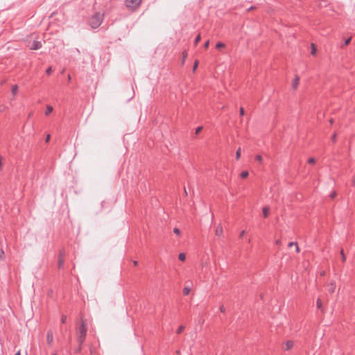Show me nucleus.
<instances>
[{"instance_id":"f257e3e1","label":"nucleus","mask_w":355,"mask_h":355,"mask_svg":"<svg viewBox=\"0 0 355 355\" xmlns=\"http://www.w3.org/2000/svg\"><path fill=\"white\" fill-rule=\"evenodd\" d=\"M103 19V15L100 12H96L89 20V24L92 28H97L101 24Z\"/></svg>"},{"instance_id":"f03ea898","label":"nucleus","mask_w":355,"mask_h":355,"mask_svg":"<svg viewBox=\"0 0 355 355\" xmlns=\"http://www.w3.org/2000/svg\"><path fill=\"white\" fill-rule=\"evenodd\" d=\"M77 334L78 341L79 342L80 345H81L84 343L87 334V327L83 320L77 329Z\"/></svg>"},{"instance_id":"7ed1b4c3","label":"nucleus","mask_w":355,"mask_h":355,"mask_svg":"<svg viewBox=\"0 0 355 355\" xmlns=\"http://www.w3.org/2000/svg\"><path fill=\"white\" fill-rule=\"evenodd\" d=\"M142 0H125L126 7L131 10H136L141 5Z\"/></svg>"},{"instance_id":"20e7f679","label":"nucleus","mask_w":355,"mask_h":355,"mask_svg":"<svg viewBox=\"0 0 355 355\" xmlns=\"http://www.w3.org/2000/svg\"><path fill=\"white\" fill-rule=\"evenodd\" d=\"M46 342L49 346H51L53 342V334L51 330L48 331L46 335Z\"/></svg>"},{"instance_id":"39448f33","label":"nucleus","mask_w":355,"mask_h":355,"mask_svg":"<svg viewBox=\"0 0 355 355\" xmlns=\"http://www.w3.org/2000/svg\"><path fill=\"white\" fill-rule=\"evenodd\" d=\"M42 48V43L40 41H34L30 46L31 50H37Z\"/></svg>"},{"instance_id":"423d86ee","label":"nucleus","mask_w":355,"mask_h":355,"mask_svg":"<svg viewBox=\"0 0 355 355\" xmlns=\"http://www.w3.org/2000/svg\"><path fill=\"white\" fill-rule=\"evenodd\" d=\"M299 82H300V78L298 76H295V78L293 80V83H292V87L293 89H295L298 85H299Z\"/></svg>"},{"instance_id":"0eeeda50","label":"nucleus","mask_w":355,"mask_h":355,"mask_svg":"<svg viewBox=\"0 0 355 355\" xmlns=\"http://www.w3.org/2000/svg\"><path fill=\"white\" fill-rule=\"evenodd\" d=\"M215 234L218 236H220L223 234V227L220 224L216 227Z\"/></svg>"},{"instance_id":"6e6552de","label":"nucleus","mask_w":355,"mask_h":355,"mask_svg":"<svg viewBox=\"0 0 355 355\" xmlns=\"http://www.w3.org/2000/svg\"><path fill=\"white\" fill-rule=\"evenodd\" d=\"M64 258L58 257V267L59 269H62L64 266Z\"/></svg>"},{"instance_id":"1a4fd4ad","label":"nucleus","mask_w":355,"mask_h":355,"mask_svg":"<svg viewBox=\"0 0 355 355\" xmlns=\"http://www.w3.org/2000/svg\"><path fill=\"white\" fill-rule=\"evenodd\" d=\"M293 246L295 248V252H300L299 246L296 242H290L288 245V247L290 248Z\"/></svg>"},{"instance_id":"9d476101","label":"nucleus","mask_w":355,"mask_h":355,"mask_svg":"<svg viewBox=\"0 0 355 355\" xmlns=\"http://www.w3.org/2000/svg\"><path fill=\"white\" fill-rule=\"evenodd\" d=\"M293 347V342L292 340L286 341L285 344V349L289 350Z\"/></svg>"},{"instance_id":"9b49d317","label":"nucleus","mask_w":355,"mask_h":355,"mask_svg":"<svg viewBox=\"0 0 355 355\" xmlns=\"http://www.w3.org/2000/svg\"><path fill=\"white\" fill-rule=\"evenodd\" d=\"M53 110V108L51 105H46V111H45V114L46 116L49 115Z\"/></svg>"},{"instance_id":"f8f14e48","label":"nucleus","mask_w":355,"mask_h":355,"mask_svg":"<svg viewBox=\"0 0 355 355\" xmlns=\"http://www.w3.org/2000/svg\"><path fill=\"white\" fill-rule=\"evenodd\" d=\"M263 215L264 218H267L269 214V208L268 207H263L262 209Z\"/></svg>"},{"instance_id":"ddd939ff","label":"nucleus","mask_w":355,"mask_h":355,"mask_svg":"<svg viewBox=\"0 0 355 355\" xmlns=\"http://www.w3.org/2000/svg\"><path fill=\"white\" fill-rule=\"evenodd\" d=\"M248 175H249L248 171H243L241 173L240 176L241 178H246L248 176Z\"/></svg>"},{"instance_id":"4468645a","label":"nucleus","mask_w":355,"mask_h":355,"mask_svg":"<svg viewBox=\"0 0 355 355\" xmlns=\"http://www.w3.org/2000/svg\"><path fill=\"white\" fill-rule=\"evenodd\" d=\"M225 46V44L220 42H217L216 44V49H221V48H224Z\"/></svg>"},{"instance_id":"2eb2a0df","label":"nucleus","mask_w":355,"mask_h":355,"mask_svg":"<svg viewBox=\"0 0 355 355\" xmlns=\"http://www.w3.org/2000/svg\"><path fill=\"white\" fill-rule=\"evenodd\" d=\"M178 259L180 261H184L186 259L185 254L184 253H180L179 255H178Z\"/></svg>"},{"instance_id":"dca6fc26","label":"nucleus","mask_w":355,"mask_h":355,"mask_svg":"<svg viewBox=\"0 0 355 355\" xmlns=\"http://www.w3.org/2000/svg\"><path fill=\"white\" fill-rule=\"evenodd\" d=\"M191 291L190 288L189 287H184L183 290V293L184 295H188Z\"/></svg>"},{"instance_id":"f3484780","label":"nucleus","mask_w":355,"mask_h":355,"mask_svg":"<svg viewBox=\"0 0 355 355\" xmlns=\"http://www.w3.org/2000/svg\"><path fill=\"white\" fill-rule=\"evenodd\" d=\"M184 326H183V325H180V326L178 328V329H177V331H176V333H177L178 334H180L184 331Z\"/></svg>"},{"instance_id":"a211bd4d","label":"nucleus","mask_w":355,"mask_h":355,"mask_svg":"<svg viewBox=\"0 0 355 355\" xmlns=\"http://www.w3.org/2000/svg\"><path fill=\"white\" fill-rule=\"evenodd\" d=\"M200 39H201V37H200V35L198 34L196 38H195V40H194V44L196 46L198 42L200 41Z\"/></svg>"},{"instance_id":"6ab92c4d","label":"nucleus","mask_w":355,"mask_h":355,"mask_svg":"<svg viewBox=\"0 0 355 355\" xmlns=\"http://www.w3.org/2000/svg\"><path fill=\"white\" fill-rule=\"evenodd\" d=\"M17 89H18L17 85H13L12 87V94L13 95H15L17 92Z\"/></svg>"},{"instance_id":"aec40b11","label":"nucleus","mask_w":355,"mask_h":355,"mask_svg":"<svg viewBox=\"0 0 355 355\" xmlns=\"http://www.w3.org/2000/svg\"><path fill=\"white\" fill-rule=\"evenodd\" d=\"M65 256V250L64 249H62L59 252L58 257L64 258Z\"/></svg>"},{"instance_id":"412c9836","label":"nucleus","mask_w":355,"mask_h":355,"mask_svg":"<svg viewBox=\"0 0 355 355\" xmlns=\"http://www.w3.org/2000/svg\"><path fill=\"white\" fill-rule=\"evenodd\" d=\"M241 157V148H239V149L236 150V159H239Z\"/></svg>"},{"instance_id":"4be33fe9","label":"nucleus","mask_w":355,"mask_h":355,"mask_svg":"<svg viewBox=\"0 0 355 355\" xmlns=\"http://www.w3.org/2000/svg\"><path fill=\"white\" fill-rule=\"evenodd\" d=\"M317 308L319 309H322V302L319 298L317 300Z\"/></svg>"},{"instance_id":"5701e85b","label":"nucleus","mask_w":355,"mask_h":355,"mask_svg":"<svg viewBox=\"0 0 355 355\" xmlns=\"http://www.w3.org/2000/svg\"><path fill=\"white\" fill-rule=\"evenodd\" d=\"M173 232L178 236H180L181 234L180 229H178V227H175L173 229Z\"/></svg>"},{"instance_id":"b1692460","label":"nucleus","mask_w":355,"mask_h":355,"mask_svg":"<svg viewBox=\"0 0 355 355\" xmlns=\"http://www.w3.org/2000/svg\"><path fill=\"white\" fill-rule=\"evenodd\" d=\"M340 254H341V256H342V261H343V262H344V261H345V260H346V257H345V254H344V251H343V250H341V251H340Z\"/></svg>"},{"instance_id":"393cba45","label":"nucleus","mask_w":355,"mask_h":355,"mask_svg":"<svg viewBox=\"0 0 355 355\" xmlns=\"http://www.w3.org/2000/svg\"><path fill=\"white\" fill-rule=\"evenodd\" d=\"M256 161L261 162L262 161V157L259 155H256L255 157Z\"/></svg>"},{"instance_id":"a878e982","label":"nucleus","mask_w":355,"mask_h":355,"mask_svg":"<svg viewBox=\"0 0 355 355\" xmlns=\"http://www.w3.org/2000/svg\"><path fill=\"white\" fill-rule=\"evenodd\" d=\"M202 126H199V127H198V128L196 129V132H195L196 135L199 134V133L200 132V131L202 130Z\"/></svg>"},{"instance_id":"bb28decb","label":"nucleus","mask_w":355,"mask_h":355,"mask_svg":"<svg viewBox=\"0 0 355 355\" xmlns=\"http://www.w3.org/2000/svg\"><path fill=\"white\" fill-rule=\"evenodd\" d=\"M66 320H67V317L66 315H62V317H61V322L62 324H64L66 322Z\"/></svg>"},{"instance_id":"cd10ccee","label":"nucleus","mask_w":355,"mask_h":355,"mask_svg":"<svg viewBox=\"0 0 355 355\" xmlns=\"http://www.w3.org/2000/svg\"><path fill=\"white\" fill-rule=\"evenodd\" d=\"M198 65V61L196 60L193 64V71H195L197 69Z\"/></svg>"},{"instance_id":"c85d7f7f","label":"nucleus","mask_w":355,"mask_h":355,"mask_svg":"<svg viewBox=\"0 0 355 355\" xmlns=\"http://www.w3.org/2000/svg\"><path fill=\"white\" fill-rule=\"evenodd\" d=\"M52 72V68L51 67H49V68H47V69L46 70V73L47 75H50Z\"/></svg>"},{"instance_id":"c756f323","label":"nucleus","mask_w":355,"mask_h":355,"mask_svg":"<svg viewBox=\"0 0 355 355\" xmlns=\"http://www.w3.org/2000/svg\"><path fill=\"white\" fill-rule=\"evenodd\" d=\"M350 41H351V37L346 39L344 42V46L348 45L349 44Z\"/></svg>"},{"instance_id":"7c9ffc66","label":"nucleus","mask_w":355,"mask_h":355,"mask_svg":"<svg viewBox=\"0 0 355 355\" xmlns=\"http://www.w3.org/2000/svg\"><path fill=\"white\" fill-rule=\"evenodd\" d=\"M316 52V47L314 44L312 43V55H314Z\"/></svg>"},{"instance_id":"2f4dec72","label":"nucleus","mask_w":355,"mask_h":355,"mask_svg":"<svg viewBox=\"0 0 355 355\" xmlns=\"http://www.w3.org/2000/svg\"><path fill=\"white\" fill-rule=\"evenodd\" d=\"M336 191H333L332 193H331V194L329 195V197L331 198V199H334L336 196Z\"/></svg>"},{"instance_id":"473e14b6","label":"nucleus","mask_w":355,"mask_h":355,"mask_svg":"<svg viewBox=\"0 0 355 355\" xmlns=\"http://www.w3.org/2000/svg\"><path fill=\"white\" fill-rule=\"evenodd\" d=\"M187 55V52H186V51H184V52L182 53V57H183V58H182V63H184V60H185V58H186Z\"/></svg>"},{"instance_id":"72a5a7b5","label":"nucleus","mask_w":355,"mask_h":355,"mask_svg":"<svg viewBox=\"0 0 355 355\" xmlns=\"http://www.w3.org/2000/svg\"><path fill=\"white\" fill-rule=\"evenodd\" d=\"M219 309H220V311L222 312V313H225V309L223 305H221L220 306Z\"/></svg>"},{"instance_id":"f704fd0d","label":"nucleus","mask_w":355,"mask_h":355,"mask_svg":"<svg viewBox=\"0 0 355 355\" xmlns=\"http://www.w3.org/2000/svg\"><path fill=\"white\" fill-rule=\"evenodd\" d=\"M4 257V252L3 250H0V259H2Z\"/></svg>"},{"instance_id":"c9c22d12","label":"nucleus","mask_w":355,"mask_h":355,"mask_svg":"<svg viewBox=\"0 0 355 355\" xmlns=\"http://www.w3.org/2000/svg\"><path fill=\"white\" fill-rule=\"evenodd\" d=\"M239 112H240V115L241 116H243L244 114V109L243 107H240V110H239Z\"/></svg>"},{"instance_id":"e433bc0d","label":"nucleus","mask_w":355,"mask_h":355,"mask_svg":"<svg viewBox=\"0 0 355 355\" xmlns=\"http://www.w3.org/2000/svg\"><path fill=\"white\" fill-rule=\"evenodd\" d=\"M209 40L207 41L205 44H204V48L205 49H207L209 47Z\"/></svg>"},{"instance_id":"4c0bfd02","label":"nucleus","mask_w":355,"mask_h":355,"mask_svg":"<svg viewBox=\"0 0 355 355\" xmlns=\"http://www.w3.org/2000/svg\"><path fill=\"white\" fill-rule=\"evenodd\" d=\"M245 233V230H242V231L240 232L239 237H240V238H242V237L244 236Z\"/></svg>"},{"instance_id":"58836bf2","label":"nucleus","mask_w":355,"mask_h":355,"mask_svg":"<svg viewBox=\"0 0 355 355\" xmlns=\"http://www.w3.org/2000/svg\"><path fill=\"white\" fill-rule=\"evenodd\" d=\"M49 139H50V135H47L46 138V142H49Z\"/></svg>"},{"instance_id":"ea45409f","label":"nucleus","mask_w":355,"mask_h":355,"mask_svg":"<svg viewBox=\"0 0 355 355\" xmlns=\"http://www.w3.org/2000/svg\"><path fill=\"white\" fill-rule=\"evenodd\" d=\"M80 350H81V347L80 346L78 349H76V352L78 353L80 352Z\"/></svg>"},{"instance_id":"a19ab883","label":"nucleus","mask_w":355,"mask_h":355,"mask_svg":"<svg viewBox=\"0 0 355 355\" xmlns=\"http://www.w3.org/2000/svg\"><path fill=\"white\" fill-rule=\"evenodd\" d=\"M89 350H90L91 355H94V350H93V348L92 347H90Z\"/></svg>"},{"instance_id":"79ce46f5","label":"nucleus","mask_w":355,"mask_h":355,"mask_svg":"<svg viewBox=\"0 0 355 355\" xmlns=\"http://www.w3.org/2000/svg\"><path fill=\"white\" fill-rule=\"evenodd\" d=\"M352 184H353L354 186H355V176H354V178H353V180H352Z\"/></svg>"},{"instance_id":"37998d69","label":"nucleus","mask_w":355,"mask_h":355,"mask_svg":"<svg viewBox=\"0 0 355 355\" xmlns=\"http://www.w3.org/2000/svg\"><path fill=\"white\" fill-rule=\"evenodd\" d=\"M307 162H308L309 164H311V157H308V159H307Z\"/></svg>"},{"instance_id":"c03bdc74","label":"nucleus","mask_w":355,"mask_h":355,"mask_svg":"<svg viewBox=\"0 0 355 355\" xmlns=\"http://www.w3.org/2000/svg\"><path fill=\"white\" fill-rule=\"evenodd\" d=\"M324 274H325V272L324 270L320 272V275H322V276L324 275Z\"/></svg>"},{"instance_id":"a18cd8bd","label":"nucleus","mask_w":355,"mask_h":355,"mask_svg":"<svg viewBox=\"0 0 355 355\" xmlns=\"http://www.w3.org/2000/svg\"><path fill=\"white\" fill-rule=\"evenodd\" d=\"M133 263H134V266H137V265L138 264V262H137V261H135L133 262Z\"/></svg>"},{"instance_id":"49530a36","label":"nucleus","mask_w":355,"mask_h":355,"mask_svg":"<svg viewBox=\"0 0 355 355\" xmlns=\"http://www.w3.org/2000/svg\"><path fill=\"white\" fill-rule=\"evenodd\" d=\"M15 355H21L20 351H18Z\"/></svg>"},{"instance_id":"de8ad7c7","label":"nucleus","mask_w":355,"mask_h":355,"mask_svg":"<svg viewBox=\"0 0 355 355\" xmlns=\"http://www.w3.org/2000/svg\"><path fill=\"white\" fill-rule=\"evenodd\" d=\"M329 122H330V123H333V119H331L329 120Z\"/></svg>"},{"instance_id":"09e8293b","label":"nucleus","mask_w":355,"mask_h":355,"mask_svg":"<svg viewBox=\"0 0 355 355\" xmlns=\"http://www.w3.org/2000/svg\"><path fill=\"white\" fill-rule=\"evenodd\" d=\"M332 139H333L334 140H335V139H336V135H334L333 136Z\"/></svg>"},{"instance_id":"8fccbe9b","label":"nucleus","mask_w":355,"mask_h":355,"mask_svg":"<svg viewBox=\"0 0 355 355\" xmlns=\"http://www.w3.org/2000/svg\"><path fill=\"white\" fill-rule=\"evenodd\" d=\"M68 80H71V76L70 75L68 76Z\"/></svg>"},{"instance_id":"3c124183","label":"nucleus","mask_w":355,"mask_h":355,"mask_svg":"<svg viewBox=\"0 0 355 355\" xmlns=\"http://www.w3.org/2000/svg\"><path fill=\"white\" fill-rule=\"evenodd\" d=\"M279 243H280V241H279V240H277V241H276V243H277V244H279Z\"/></svg>"},{"instance_id":"603ef678","label":"nucleus","mask_w":355,"mask_h":355,"mask_svg":"<svg viewBox=\"0 0 355 355\" xmlns=\"http://www.w3.org/2000/svg\"><path fill=\"white\" fill-rule=\"evenodd\" d=\"M311 162H312V164H313L315 162L313 158H312Z\"/></svg>"},{"instance_id":"864d4df0","label":"nucleus","mask_w":355,"mask_h":355,"mask_svg":"<svg viewBox=\"0 0 355 355\" xmlns=\"http://www.w3.org/2000/svg\"><path fill=\"white\" fill-rule=\"evenodd\" d=\"M252 9H253V7H252H252H250V8H248V10H252Z\"/></svg>"},{"instance_id":"5fc2aeb1","label":"nucleus","mask_w":355,"mask_h":355,"mask_svg":"<svg viewBox=\"0 0 355 355\" xmlns=\"http://www.w3.org/2000/svg\"><path fill=\"white\" fill-rule=\"evenodd\" d=\"M52 355H57L55 353L53 354Z\"/></svg>"}]
</instances>
